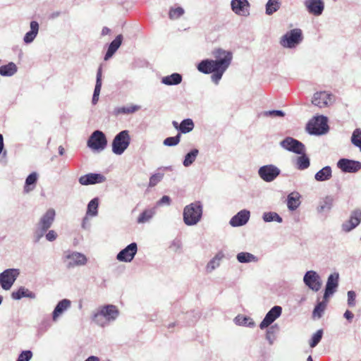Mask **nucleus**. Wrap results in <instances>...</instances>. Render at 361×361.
<instances>
[{
    "instance_id": "9d476101",
    "label": "nucleus",
    "mask_w": 361,
    "mask_h": 361,
    "mask_svg": "<svg viewBox=\"0 0 361 361\" xmlns=\"http://www.w3.org/2000/svg\"><path fill=\"white\" fill-rule=\"evenodd\" d=\"M20 274L18 269H7L0 273V286L5 290L11 289Z\"/></svg>"
},
{
    "instance_id": "39448f33",
    "label": "nucleus",
    "mask_w": 361,
    "mask_h": 361,
    "mask_svg": "<svg viewBox=\"0 0 361 361\" xmlns=\"http://www.w3.org/2000/svg\"><path fill=\"white\" fill-rule=\"evenodd\" d=\"M327 118L324 116H317L311 119L306 126V130L310 135H322L329 130Z\"/></svg>"
},
{
    "instance_id": "a19ab883",
    "label": "nucleus",
    "mask_w": 361,
    "mask_h": 361,
    "mask_svg": "<svg viewBox=\"0 0 361 361\" xmlns=\"http://www.w3.org/2000/svg\"><path fill=\"white\" fill-rule=\"evenodd\" d=\"M327 305V300H324L321 302H319L317 305L314 307V310L312 312V316L314 318L320 319Z\"/></svg>"
},
{
    "instance_id": "338daca9",
    "label": "nucleus",
    "mask_w": 361,
    "mask_h": 361,
    "mask_svg": "<svg viewBox=\"0 0 361 361\" xmlns=\"http://www.w3.org/2000/svg\"><path fill=\"white\" fill-rule=\"evenodd\" d=\"M85 361H100L99 358L94 355L88 357Z\"/></svg>"
},
{
    "instance_id": "8fccbe9b",
    "label": "nucleus",
    "mask_w": 361,
    "mask_h": 361,
    "mask_svg": "<svg viewBox=\"0 0 361 361\" xmlns=\"http://www.w3.org/2000/svg\"><path fill=\"white\" fill-rule=\"evenodd\" d=\"M102 67L99 66L97 72V77H96V84L94 90L93 94L99 96L101 88H102Z\"/></svg>"
},
{
    "instance_id": "e433bc0d",
    "label": "nucleus",
    "mask_w": 361,
    "mask_h": 361,
    "mask_svg": "<svg viewBox=\"0 0 361 361\" xmlns=\"http://www.w3.org/2000/svg\"><path fill=\"white\" fill-rule=\"evenodd\" d=\"M198 154L199 150L197 149L194 148L191 149L185 155L183 161V165L185 167H189L190 166H191L196 160Z\"/></svg>"
},
{
    "instance_id": "a18cd8bd",
    "label": "nucleus",
    "mask_w": 361,
    "mask_h": 361,
    "mask_svg": "<svg viewBox=\"0 0 361 361\" xmlns=\"http://www.w3.org/2000/svg\"><path fill=\"white\" fill-rule=\"evenodd\" d=\"M49 229V228L48 227L44 226L41 225L37 223V224L36 226V228L34 231V235H33L35 243H38L41 240V238L44 235H46V233Z\"/></svg>"
},
{
    "instance_id": "864d4df0",
    "label": "nucleus",
    "mask_w": 361,
    "mask_h": 361,
    "mask_svg": "<svg viewBox=\"0 0 361 361\" xmlns=\"http://www.w3.org/2000/svg\"><path fill=\"white\" fill-rule=\"evenodd\" d=\"M163 173H156L152 174L149 178V187L152 188L157 185L164 178Z\"/></svg>"
},
{
    "instance_id": "f03ea898",
    "label": "nucleus",
    "mask_w": 361,
    "mask_h": 361,
    "mask_svg": "<svg viewBox=\"0 0 361 361\" xmlns=\"http://www.w3.org/2000/svg\"><path fill=\"white\" fill-rule=\"evenodd\" d=\"M232 54L230 51H226L218 48L212 51L215 58L213 59H204L197 65V69L202 73L210 74L219 66L227 57Z\"/></svg>"
},
{
    "instance_id": "6ab92c4d",
    "label": "nucleus",
    "mask_w": 361,
    "mask_h": 361,
    "mask_svg": "<svg viewBox=\"0 0 361 361\" xmlns=\"http://www.w3.org/2000/svg\"><path fill=\"white\" fill-rule=\"evenodd\" d=\"M282 313V307L281 306H274L265 315L263 320L259 324V328L264 329L271 325L276 319H278Z\"/></svg>"
},
{
    "instance_id": "9b49d317",
    "label": "nucleus",
    "mask_w": 361,
    "mask_h": 361,
    "mask_svg": "<svg viewBox=\"0 0 361 361\" xmlns=\"http://www.w3.org/2000/svg\"><path fill=\"white\" fill-rule=\"evenodd\" d=\"M281 174V170L274 164H267L259 168L258 175L267 183L274 181Z\"/></svg>"
},
{
    "instance_id": "a878e982",
    "label": "nucleus",
    "mask_w": 361,
    "mask_h": 361,
    "mask_svg": "<svg viewBox=\"0 0 361 361\" xmlns=\"http://www.w3.org/2000/svg\"><path fill=\"white\" fill-rule=\"evenodd\" d=\"M23 298L35 299L36 294L25 286H20L17 290L13 291L11 293V298L15 300H20Z\"/></svg>"
},
{
    "instance_id": "a211bd4d",
    "label": "nucleus",
    "mask_w": 361,
    "mask_h": 361,
    "mask_svg": "<svg viewBox=\"0 0 361 361\" xmlns=\"http://www.w3.org/2000/svg\"><path fill=\"white\" fill-rule=\"evenodd\" d=\"M339 274L338 273H333L328 276L326 284L325 286L324 299L328 298L333 295L338 287Z\"/></svg>"
},
{
    "instance_id": "052dcab7",
    "label": "nucleus",
    "mask_w": 361,
    "mask_h": 361,
    "mask_svg": "<svg viewBox=\"0 0 361 361\" xmlns=\"http://www.w3.org/2000/svg\"><path fill=\"white\" fill-rule=\"evenodd\" d=\"M47 231L48 232L45 235L46 239L49 242L54 241L58 237V235L56 233V231H54V230H48Z\"/></svg>"
},
{
    "instance_id": "37998d69",
    "label": "nucleus",
    "mask_w": 361,
    "mask_h": 361,
    "mask_svg": "<svg viewBox=\"0 0 361 361\" xmlns=\"http://www.w3.org/2000/svg\"><path fill=\"white\" fill-rule=\"evenodd\" d=\"M140 106L137 105H132L130 106H122V107H117L115 108L114 110V114L116 116H118L119 114H133L137 110L140 109Z\"/></svg>"
},
{
    "instance_id": "0eeeda50",
    "label": "nucleus",
    "mask_w": 361,
    "mask_h": 361,
    "mask_svg": "<svg viewBox=\"0 0 361 361\" xmlns=\"http://www.w3.org/2000/svg\"><path fill=\"white\" fill-rule=\"evenodd\" d=\"M63 260L66 263V268L69 269L85 266L88 261L84 254L70 250L63 252Z\"/></svg>"
},
{
    "instance_id": "412c9836",
    "label": "nucleus",
    "mask_w": 361,
    "mask_h": 361,
    "mask_svg": "<svg viewBox=\"0 0 361 361\" xmlns=\"http://www.w3.org/2000/svg\"><path fill=\"white\" fill-rule=\"evenodd\" d=\"M106 180V177L101 173H90L81 176L78 181L82 185H94L97 183H102Z\"/></svg>"
},
{
    "instance_id": "3c124183",
    "label": "nucleus",
    "mask_w": 361,
    "mask_h": 361,
    "mask_svg": "<svg viewBox=\"0 0 361 361\" xmlns=\"http://www.w3.org/2000/svg\"><path fill=\"white\" fill-rule=\"evenodd\" d=\"M351 142L353 145L358 147L361 152V130L356 128L351 136Z\"/></svg>"
},
{
    "instance_id": "72a5a7b5",
    "label": "nucleus",
    "mask_w": 361,
    "mask_h": 361,
    "mask_svg": "<svg viewBox=\"0 0 361 361\" xmlns=\"http://www.w3.org/2000/svg\"><path fill=\"white\" fill-rule=\"evenodd\" d=\"M236 259L238 262L245 264L250 262H257L259 259L257 256L247 252H241L237 254Z\"/></svg>"
},
{
    "instance_id": "1a4fd4ad",
    "label": "nucleus",
    "mask_w": 361,
    "mask_h": 361,
    "mask_svg": "<svg viewBox=\"0 0 361 361\" xmlns=\"http://www.w3.org/2000/svg\"><path fill=\"white\" fill-rule=\"evenodd\" d=\"M281 148L296 154L306 152L305 145L300 141L292 137H286L279 142Z\"/></svg>"
},
{
    "instance_id": "f704fd0d",
    "label": "nucleus",
    "mask_w": 361,
    "mask_h": 361,
    "mask_svg": "<svg viewBox=\"0 0 361 361\" xmlns=\"http://www.w3.org/2000/svg\"><path fill=\"white\" fill-rule=\"evenodd\" d=\"M234 322L238 326H243L252 328L255 323L252 318L247 316L238 314L234 318Z\"/></svg>"
},
{
    "instance_id": "c756f323",
    "label": "nucleus",
    "mask_w": 361,
    "mask_h": 361,
    "mask_svg": "<svg viewBox=\"0 0 361 361\" xmlns=\"http://www.w3.org/2000/svg\"><path fill=\"white\" fill-rule=\"evenodd\" d=\"M332 177V169L330 166H326L314 174V179L318 182H324Z\"/></svg>"
},
{
    "instance_id": "bb28decb",
    "label": "nucleus",
    "mask_w": 361,
    "mask_h": 361,
    "mask_svg": "<svg viewBox=\"0 0 361 361\" xmlns=\"http://www.w3.org/2000/svg\"><path fill=\"white\" fill-rule=\"evenodd\" d=\"M30 30L25 33L23 37V42L25 44L32 43L36 38L39 32V23L35 20H32L30 23Z\"/></svg>"
},
{
    "instance_id": "4be33fe9",
    "label": "nucleus",
    "mask_w": 361,
    "mask_h": 361,
    "mask_svg": "<svg viewBox=\"0 0 361 361\" xmlns=\"http://www.w3.org/2000/svg\"><path fill=\"white\" fill-rule=\"evenodd\" d=\"M250 217V212L247 209H242L234 215L229 224L233 227H239L245 225Z\"/></svg>"
},
{
    "instance_id": "6e6d98bb",
    "label": "nucleus",
    "mask_w": 361,
    "mask_h": 361,
    "mask_svg": "<svg viewBox=\"0 0 361 361\" xmlns=\"http://www.w3.org/2000/svg\"><path fill=\"white\" fill-rule=\"evenodd\" d=\"M33 356L30 350H23L18 356L16 361H30Z\"/></svg>"
},
{
    "instance_id": "2eb2a0df",
    "label": "nucleus",
    "mask_w": 361,
    "mask_h": 361,
    "mask_svg": "<svg viewBox=\"0 0 361 361\" xmlns=\"http://www.w3.org/2000/svg\"><path fill=\"white\" fill-rule=\"evenodd\" d=\"M337 167L343 173H356L361 169V162L342 158L338 161Z\"/></svg>"
},
{
    "instance_id": "ea45409f",
    "label": "nucleus",
    "mask_w": 361,
    "mask_h": 361,
    "mask_svg": "<svg viewBox=\"0 0 361 361\" xmlns=\"http://www.w3.org/2000/svg\"><path fill=\"white\" fill-rule=\"evenodd\" d=\"M334 203V198L331 196H326L317 207V212L321 213L323 212H329Z\"/></svg>"
},
{
    "instance_id": "f3484780",
    "label": "nucleus",
    "mask_w": 361,
    "mask_h": 361,
    "mask_svg": "<svg viewBox=\"0 0 361 361\" xmlns=\"http://www.w3.org/2000/svg\"><path fill=\"white\" fill-rule=\"evenodd\" d=\"M232 59L233 54H231V55H228V57L212 73V75L211 76V80L214 84H219L224 73L226 72V71L231 65Z\"/></svg>"
},
{
    "instance_id": "774afa93",
    "label": "nucleus",
    "mask_w": 361,
    "mask_h": 361,
    "mask_svg": "<svg viewBox=\"0 0 361 361\" xmlns=\"http://www.w3.org/2000/svg\"><path fill=\"white\" fill-rule=\"evenodd\" d=\"M172 246L173 247H176V249H179L180 248V243L179 240H174L173 243H172Z\"/></svg>"
},
{
    "instance_id": "c85d7f7f",
    "label": "nucleus",
    "mask_w": 361,
    "mask_h": 361,
    "mask_svg": "<svg viewBox=\"0 0 361 361\" xmlns=\"http://www.w3.org/2000/svg\"><path fill=\"white\" fill-rule=\"evenodd\" d=\"M301 196L298 192H293L287 197V207L290 211L296 210L300 204Z\"/></svg>"
},
{
    "instance_id": "f257e3e1",
    "label": "nucleus",
    "mask_w": 361,
    "mask_h": 361,
    "mask_svg": "<svg viewBox=\"0 0 361 361\" xmlns=\"http://www.w3.org/2000/svg\"><path fill=\"white\" fill-rule=\"evenodd\" d=\"M119 311L114 305H105L99 307L93 312L92 320L101 327H105L114 322L118 317Z\"/></svg>"
},
{
    "instance_id": "de8ad7c7",
    "label": "nucleus",
    "mask_w": 361,
    "mask_h": 361,
    "mask_svg": "<svg viewBox=\"0 0 361 361\" xmlns=\"http://www.w3.org/2000/svg\"><path fill=\"white\" fill-rule=\"evenodd\" d=\"M223 255L220 254H217L214 258H212L207 265V271L208 272H212L216 268L219 267L220 265V261L222 259Z\"/></svg>"
},
{
    "instance_id": "69168bd1",
    "label": "nucleus",
    "mask_w": 361,
    "mask_h": 361,
    "mask_svg": "<svg viewBox=\"0 0 361 361\" xmlns=\"http://www.w3.org/2000/svg\"><path fill=\"white\" fill-rule=\"evenodd\" d=\"M111 32V30L107 27H104L102 30V32H101V35L102 36H105V35H107L109 34H110Z\"/></svg>"
},
{
    "instance_id": "5701e85b",
    "label": "nucleus",
    "mask_w": 361,
    "mask_h": 361,
    "mask_svg": "<svg viewBox=\"0 0 361 361\" xmlns=\"http://www.w3.org/2000/svg\"><path fill=\"white\" fill-rule=\"evenodd\" d=\"M305 6L310 13L316 16H320L324 9L323 0H306Z\"/></svg>"
},
{
    "instance_id": "f8f14e48",
    "label": "nucleus",
    "mask_w": 361,
    "mask_h": 361,
    "mask_svg": "<svg viewBox=\"0 0 361 361\" xmlns=\"http://www.w3.org/2000/svg\"><path fill=\"white\" fill-rule=\"evenodd\" d=\"M303 282L310 289L317 292L322 287V281L319 275L313 270L307 271L303 277Z\"/></svg>"
},
{
    "instance_id": "6e6552de",
    "label": "nucleus",
    "mask_w": 361,
    "mask_h": 361,
    "mask_svg": "<svg viewBox=\"0 0 361 361\" xmlns=\"http://www.w3.org/2000/svg\"><path fill=\"white\" fill-rule=\"evenodd\" d=\"M87 145L93 151H103L107 145V139L105 134L99 130H94L89 137Z\"/></svg>"
},
{
    "instance_id": "09e8293b",
    "label": "nucleus",
    "mask_w": 361,
    "mask_h": 361,
    "mask_svg": "<svg viewBox=\"0 0 361 361\" xmlns=\"http://www.w3.org/2000/svg\"><path fill=\"white\" fill-rule=\"evenodd\" d=\"M185 13L183 8L178 6L176 8L171 7L169 9V17L171 20H176L180 18Z\"/></svg>"
},
{
    "instance_id": "393cba45",
    "label": "nucleus",
    "mask_w": 361,
    "mask_h": 361,
    "mask_svg": "<svg viewBox=\"0 0 361 361\" xmlns=\"http://www.w3.org/2000/svg\"><path fill=\"white\" fill-rule=\"evenodd\" d=\"M123 39V37L122 35L120 34L118 35L115 37V39L109 44L108 49L104 55V61H108L114 56V54L116 52V51L121 45Z\"/></svg>"
},
{
    "instance_id": "680f3d73",
    "label": "nucleus",
    "mask_w": 361,
    "mask_h": 361,
    "mask_svg": "<svg viewBox=\"0 0 361 361\" xmlns=\"http://www.w3.org/2000/svg\"><path fill=\"white\" fill-rule=\"evenodd\" d=\"M171 203V198L167 195H164L158 202L157 205L161 206L164 204L169 205Z\"/></svg>"
},
{
    "instance_id": "7ed1b4c3",
    "label": "nucleus",
    "mask_w": 361,
    "mask_h": 361,
    "mask_svg": "<svg viewBox=\"0 0 361 361\" xmlns=\"http://www.w3.org/2000/svg\"><path fill=\"white\" fill-rule=\"evenodd\" d=\"M203 214V204L200 201H195L188 205L183 209V219L187 226H195L197 224Z\"/></svg>"
},
{
    "instance_id": "423d86ee",
    "label": "nucleus",
    "mask_w": 361,
    "mask_h": 361,
    "mask_svg": "<svg viewBox=\"0 0 361 361\" xmlns=\"http://www.w3.org/2000/svg\"><path fill=\"white\" fill-rule=\"evenodd\" d=\"M130 140L128 130H123L116 134L111 144L113 153L116 155H121L129 147Z\"/></svg>"
},
{
    "instance_id": "5fc2aeb1",
    "label": "nucleus",
    "mask_w": 361,
    "mask_h": 361,
    "mask_svg": "<svg viewBox=\"0 0 361 361\" xmlns=\"http://www.w3.org/2000/svg\"><path fill=\"white\" fill-rule=\"evenodd\" d=\"M180 140V134L178 133L173 137H168L164 140V145L169 147H173L177 145Z\"/></svg>"
},
{
    "instance_id": "bf43d9fd",
    "label": "nucleus",
    "mask_w": 361,
    "mask_h": 361,
    "mask_svg": "<svg viewBox=\"0 0 361 361\" xmlns=\"http://www.w3.org/2000/svg\"><path fill=\"white\" fill-rule=\"evenodd\" d=\"M348 295V305L349 307H354L355 305L356 293L353 290H349Z\"/></svg>"
},
{
    "instance_id": "ddd939ff",
    "label": "nucleus",
    "mask_w": 361,
    "mask_h": 361,
    "mask_svg": "<svg viewBox=\"0 0 361 361\" xmlns=\"http://www.w3.org/2000/svg\"><path fill=\"white\" fill-rule=\"evenodd\" d=\"M250 4L248 0H231V8L239 16L247 17L250 13Z\"/></svg>"
},
{
    "instance_id": "79ce46f5",
    "label": "nucleus",
    "mask_w": 361,
    "mask_h": 361,
    "mask_svg": "<svg viewBox=\"0 0 361 361\" xmlns=\"http://www.w3.org/2000/svg\"><path fill=\"white\" fill-rule=\"evenodd\" d=\"M178 127L180 128V133L186 134L193 130L195 124L191 118H185L180 122V126Z\"/></svg>"
},
{
    "instance_id": "4468645a",
    "label": "nucleus",
    "mask_w": 361,
    "mask_h": 361,
    "mask_svg": "<svg viewBox=\"0 0 361 361\" xmlns=\"http://www.w3.org/2000/svg\"><path fill=\"white\" fill-rule=\"evenodd\" d=\"M137 252V243H131L117 254L116 259L119 262H130L134 259Z\"/></svg>"
},
{
    "instance_id": "e2e57ef3",
    "label": "nucleus",
    "mask_w": 361,
    "mask_h": 361,
    "mask_svg": "<svg viewBox=\"0 0 361 361\" xmlns=\"http://www.w3.org/2000/svg\"><path fill=\"white\" fill-rule=\"evenodd\" d=\"M343 317L347 319L348 320L349 322H351L353 317H354V314H353V312L350 310H346L343 314Z\"/></svg>"
},
{
    "instance_id": "20e7f679",
    "label": "nucleus",
    "mask_w": 361,
    "mask_h": 361,
    "mask_svg": "<svg viewBox=\"0 0 361 361\" xmlns=\"http://www.w3.org/2000/svg\"><path fill=\"white\" fill-rule=\"evenodd\" d=\"M303 40L302 31L300 28H294L286 32L280 39V44L286 49H294Z\"/></svg>"
},
{
    "instance_id": "603ef678",
    "label": "nucleus",
    "mask_w": 361,
    "mask_h": 361,
    "mask_svg": "<svg viewBox=\"0 0 361 361\" xmlns=\"http://www.w3.org/2000/svg\"><path fill=\"white\" fill-rule=\"evenodd\" d=\"M323 336V330L319 329L317 330L312 336L310 341V346L311 348L316 347L318 343L321 341Z\"/></svg>"
},
{
    "instance_id": "4d7b16f0",
    "label": "nucleus",
    "mask_w": 361,
    "mask_h": 361,
    "mask_svg": "<svg viewBox=\"0 0 361 361\" xmlns=\"http://www.w3.org/2000/svg\"><path fill=\"white\" fill-rule=\"evenodd\" d=\"M263 115L267 117H280L285 116V112L281 110H269L263 112Z\"/></svg>"
},
{
    "instance_id": "2f4dec72",
    "label": "nucleus",
    "mask_w": 361,
    "mask_h": 361,
    "mask_svg": "<svg viewBox=\"0 0 361 361\" xmlns=\"http://www.w3.org/2000/svg\"><path fill=\"white\" fill-rule=\"evenodd\" d=\"M18 71L17 66L13 62H9L0 66V75L4 77H11Z\"/></svg>"
},
{
    "instance_id": "c9c22d12",
    "label": "nucleus",
    "mask_w": 361,
    "mask_h": 361,
    "mask_svg": "<svg viewBox=\"0 0 361 361\" xmlns=\"http://www.w3.org/2000/svg\"><path fill=\"white\" fill-rule=\"evenodd\" d=\"M300 156L298 157L296 159V167L298 170H305L309 168L310 165V160L305 152L302 154H299Z\"/></svg>"
},
{
    "instance_id": "b1692460",
    "label": "nucleus",
    "mask_w": 361,
    "mask_h": 361,
    "mask_svg": "<svg viewBox=\"0 0 361 361\" xmlns=\"http://www.w3.org/2000/svg\"><path fill=\"white\" fill-rule=\"evenodd\" d=\"M71 302L68 299L60 300L52 312V320L56 322L59 317L71 307Z\"/></svg>"
},
{
    "instance_id": "4c0bfd02",
    "label": "nucleus",
    "mask_w": 361,
    "mask_h": 361,
    "mask_svg": "<svg viewBox=\"0 0 361 361\" xmlns=\"http://www.w3.org/2000/svg\"><path fill=\"white\" fill-rule=\"evenodd\" d=\"M99 199L94 197L91 200L88 204L86 212V216H96L98 214Z\"/></svg>"
},
{
    "instance_id": "473e14b6",
    "label": "nucleus",
    "mask_w": 361,
    "mask_h": 361,
    "mask_svg": "<svg viewBox=\"0 0 361 361\" xmlns=\"http://www.w3.org/2000/svg\"><path fill=\"white\" fill-rule=\"evenodd\" d=\"M156 214V208H149L145 209L137 217V224H145L149 222Z\"/></svg>"
},
{
    "instance_id": "cd10ccee",
    "label": "nucleus",
    "mask_w": 361,
    "mask_h": 361,
    "mask_svg": "<svg viewBox=\"0 0 361 361\" xmlns=\"http://www.w3.org/2000/svg\"><path fill=\"white\" fill-rule=\"evenodd\" d=\"M56 216V212L53 208H49L47 212L42 216L38 224L48 227L49 228L53 224Z\"/></svg>"
},
{
    "instance_id": "49530a36",
    "label": "nucleus",
    "mask_w": 361,
    "mask_h": 361,
    "mask_svg": "<svg viewBox=\"0 0 361 361\" xmlns=\"http://www.w3.org/2000/svg\"><path fill=\"white\" fill-rule=\"evenodd\" d=\"M262 219L265 222L276 221L278 223H282L283 221V219L279 214L274 212H264L262 215Z\"/></svg>"
},
{
    "instance_id": "58836bf2",
    "label": "nucleus",
    "mask_w": 361,
    "mask_h": 361,
    "mask_svg": "<svg viewBox=\"0 0 361 361\" xmlns=\"http://www.w3.org/2000/svg\"><path fill=\"white\" fill-rule=\"evenodd\" d=\"M281 6L280 0H268L265 6V13L268 16L276 12Z\"/></svg>"
},
{
    "instance_id": "c03bdc74",
    "label": "nucleus",
    "mask_w": 361,
    "mask_h": 361,
    "mask_svg": "<svg viewBox=\"0 0 361 361\" xmlns=\"http://www.w3.org/2000/svg\"><path fill=\"white\" fill-rule=\"evenodd\" d=\"M37 180V173L36 172H32L25 179V185L24 190L25 192H29L33 190L35 183Z\"/></svg>"
},
{
    "instance_id": "13d9d810",
    "label": "nucleus",
    "mask_w": 361,
    "mask_h": 361,
    "mask_svg": "<svg viewBox=\"0 0 361 361\" xmlns=\"http://www.w3.org/2000/svg\"><path fill=\"white\" fill-rule=\"evenodd\" d=\"M266 339L268 341L270 345H272L276 339L275 331L274 326L270 327L267 329L266 333Z\"/></svg>"
},
{
    "instance_id": "0e129e2a",
    "label": "nucleus",
    "mask_w": 361,
    "mask_h": 361,
    "mask_svg": "<svg viewBox=\"0 0 361 361\" xmlns=\"http://www.w3.org/2000/svg\"><path fill=\"white\" fill-rule=\"evenodd\" d=\"M61 14V11H54L53 13H51L50 15H49V19H56L58 17H59Z\"/></svg>"
},
{
    "instance_id": "7c9ffc66",
    "label": "nucleus",
    "mask_w": 361,
    "mask_h": 361,
    "mask_svg": "<svg viewBox=\"0 0 361 361\" xmlns=\"http://www.w3.org/2000/svg\"><path fill=\"white\" fill-rule=\"evenodd\" d=\"M182 80L183 77L181 74L178 73H173L169 75L162 77L161 82L164 85L172 86L180 84Z\"/></svg>"
},
{
    "instance_id": "aec40b11",
    "label": "nucleus",
    "mask_w": 361,
    "mask_h": 361,
    "mask_svg": "<svg viewBox=\"0 0 361 361\" xmlns=\"http://www.w3.org/2000/svg\"><path fill=\"white\" fill-rule=\"evenodd\" d=\"M361 222V209H355L350 213L349 220L342 224V230L350 232L355 228Z\"/></svg>"
},
{
    "instance_id": "dca6fc26",
    "label": "nucleus",
    "mask_w": 361,
    "mask_h": 361,
    "mask_svg": "<svg viewBox=\"0 0 361 361\" xmlns=\"http://www.w3.org/2000/svg\"><path fill=\"white\" fill-rule=\"evenodd\" d=\"M334 102V97L327 92H317L314 94L312 103L319 108L326 107Z\"/></svg>"
}]
</instances>
